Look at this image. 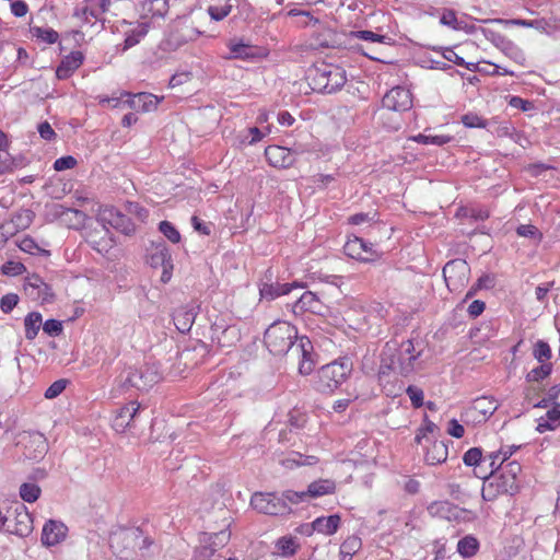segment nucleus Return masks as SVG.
<instances>
[{"mask_svg": "<svg viewBox=\"0 0 560 560\" xmlns=\"http://www.w3.org/2000/svg\"><path fill=\"white\" fill-rule=\"evenodd\" d=\"M440 22H441V24L452 27L453 30H456V31L463 28L462 22H459L457 20L456 14L453 10L444 11L440 19Z\"/></svg>", "mask_w": 560, "mask_h": 560, "instance_id": "603ef678", "label": "nucleus"}, {"mask_svg": "<svg viewBox=\"0 0 560 560\" xmlns=\"http://www.w3.org/2000/svg\"><path fill=\"white\" fill-rule=\"evenodd\" d=\"M453 138L451 136H446V135L431 136V135L419 133V135L412 137V140L418 143L432 144V145H439V147L448 143Z\"/></svg>", "mask_w": 560, "mask_h": 560, "instance_id": "a19ab883", "label": "nucleus"}, {"mask_svg": "<svg viewBox=\"0 0 560 560\" xmlns=\"http://www.w3.org/2000/svg\"><path fill=\"white\" fill-rule=\"evenodd\" d=\"M351 371L352 364L347 359L322 366L316 376V389L322 393H332L347 380Z\"/></svg>", "mask_w": 560, "mask_h": 560, "instance_id": "20e7f679", "label": "nucleus"}, {"mask_svg": "<svg viewBox=\"0 0 560 560\" xmlns=\"http://www.w3.org/2000/svg\"><path fill=\"white\" fill-rule=\"evenodd\" d=\"M428 513L432 517L452 520L458 517V509L448 501H434L428 505Z\"/></svg>", "mask_w": 560, "mask_h": 560, "instance_id": "a878e982", "label": "nucleus"}, {"mask_svg": "<svg viewBox=\"0 0 560 560\" xmlns=\"http://www.w3.org/2000/svg\"><path fill=\"white\" fill-rule=\"evenodd\" d=\"M265 345L270 353L282 355L291 350L299 360V372L308 375L314 370L313 345L307 337H298L296 328L285 320L272 323L265 331Z\"/></svg>", "mask_w": 560, "mask_h": 560, "instance_id": "f257e3e1", "label": "nucleus"}, {"mask_svg": "<svg viewBox=\"0 0 560 560\" xmlns=\"http://www.w3.org/2000/svg\"><path fill=\"white\" fill-rule=\"evenodd\" d=\"M320 310V302L317 295L311 291H305L292 305V312L294 314H301L303 312L316 313Z\"/></svg>", "mask_w": 560, "mask_h": 560, "instance_id": "bb28decb", "label": "nucleus"}, {"mask_svg": "<svg viewBox=\"0 0 560 560\" xmlns=\"http://www.w3.org/2000/svg\"><path fill=\"white\" fill-rule=\"evenodd\" d=\"M68 381L65 378L54 382L45 392V398L52 399L58 397L67 387Z\"/></svg>", "mask_w": 560, "mask_h": 560, "instance_id": "864d4df0", "label": "nucleus"}, {"mask_svg": "<svg viewBox=\"0 0 560 560\" xmlns=\"http://www.w3.org/2000/svg\"><path fill=\"white\" fill-rule=\"evenodd\" d=\"M212 340L222 348H229L240 340V330L235 326H220L212 327Z\"/></svg>", "mask_w": 560, "mask_h": 560, "instance_id": "4be33fe9", "label": "nucleus"}, {"mask_svg": "<svg viewBox=\"0 0 560 560\" xmlns=\"http://www.w3.org/2000/svg\"><path fill=\"white\" fill-rule=\"evenodd\" d=\"M269 131H270L269 128L267 129V132L261 131L257 127L248 128L247 130L238 133V136H237L238 143L241 145L254 144V143L260 141Z\"/></svg>", "mask_w": 560, "mask_h": 560, "instance_id": "e433bc0d", "label": "nucleus"}, {"mask_svg": "<svg viewBox=\"0 0 560 560\" xmlns=\"http://www.w3.org/2000/svg\"><path fill=\"white\" fill-rule=\"evenodd\" d=\"M265 155L269 164L273 167L288 168L295 162V153L280 145L267 147Z\"/></svg>", "mask_w": 560, "mask_h": 560, "instance_id": "6ab92c4d", "label": "nucleus"}, {"mask_svg": "<svg viewBox=\"0 0 560 560\" xmlns=\"http://www.w3.org/2000/svg\"><path fill=\"white\" fill-rule=\"evenodd\" d=\"M139 410L140 405L137 401H130L117 409L112 422L113 429L118 433H124L132 428Z\"/></svg>", "mask_w": 560, "mask_h": 560, "instance_id": "2eb2a0df", "label": "nucleus"}, {"mask_svg": "<svg viewBox=\"0 0 560 560\" xmlns=\"http://www.w3.org/2000/svg\"><path fill=\"white\" fill-rule=\"evenodd\" d=\"M293 288H302L299 282L292 283H265L260 288V295L266 300H275L278 296L285 295L291 292Z\"/></svg>", "mask_w": 560, "mask_h": 560, "instance_id": "c85d7f7f", "label": "nucleus"}, {"mask_svg": "<svg viewBox=\"0 0 560 560\" xmlns=\"http://www.w3.org/2000/svg\"><path fill=\"white\" fill-rule=\"evenodd\" d=\"M406 393L411 400L415 408H419L423 405V390L417 386L410 385L407 387Z\"/></svg>", "mask_w": 560, "mask_h": 560, "instance_id": "6e6d98bb", "label": "nucleus"}, {"mask_svg": "<svg viewBox=\"0 0 560 560\" xmlns=\"http://www.w3.org/2000/svg\"><path fill=\"white\" fill-rule=\"evenodd\" d=\"M313 81L315 89L330 94L345 85L347 77L342 68L332 65H323L314 70Z\"/></svg>", "mask_w": 560, "mask_h": 560, "instance_id": "39448f33", "label": "nucleus"}, {"mask_svg": "<svg viewBox=\"0 0 560 560\" xmlns=\"http://www.w3.org/2000/svg\"><path fill=\"white\" fill-rule=\"evenodd\" d=\"M160 232L172 243H178L180 241V234L177 229L168 221H162L159 224Z\"/></svg>", "mask_w": 560, "mask_h": 560, "instance_id": "49530a36", "label": "nucleus"}, {"mask_svg": "<svg viewBox=\"0 0 560 560\" xmlns=\"http://www.w3.org/2000/svg\"><path fill=\"white\" fill-rule=\"evenodd\" d=\"M551 363H542L540 366L533 369L526 376L528 382H539L551 373Z\"/></svg>", "mask_w": 560, "mask_h": 560, "instance_id": "a18cd8bd", "label": "nucleus"}, {"mask_svg": "<svg viewBox=\"0 0 560 560\" xmlns=\"http://www.w3.org/2000/svg\"><path fill=\"white\" fill-rule=\"evenodd\" d=\"M533 355L539 362L546 363L551 358V349L547 342L539 340L534 347Z\"/></svg>", "mask_w": 560, "mask_h": 560, "instance_id": "de8ad7c7", "label": "nucleus"}, {"mask_svg": "<svg viewBox=\"0 0 560 560\" xmlns=\"http://www.w3.org/2000/svg\"><path fill=\"white\" fill-rule=\"evenodd\" d=\"M43 330L49 336H58L62 331V324L57 319H48L43 324Z\"/></svg>", "mask_w": 560, "mask_h": 560, "instance_id": "69168bd1", "label": "nucleus"}, {"mask_svg": "<svg viewBox=\"0 0 560 560\" xmlns=\"http://www.w3.org/2000/svg\"><path fill=\"white\" fill-rule=\"evenodd\" d=\"M15 166V160L8 152H0V174L12 172Z\"/></svg>", "mask_w": 560, "mask_h": 560, "instance_id": "680f3d73", "label": "nucleus"}, {"mask_svg": "<svg viewBox=\"0 0 560 560\" xmlns=\"http://www.w3.org/2000/svg\"><path fill=\"white\" fill-rule=\"evenodd\" d=\"M7 530L20 537H26L32 533L33 520L23 504L15 509L14 520L9 522Z\"/></svg>", "mask_w": 560, "mask_h": 560, "instance_id": "dca6fc26", "label": "nucleus"}, {"mask_svg": "<svg viewBox=\"0 0 560 560\" xmlns=\"http://www.w3.org/2000/svg\"><path fill=\"white\" fill-rule=\"evenodd\" d=\"M55 215L59 217L68 226L78 229L83 225L86 215L77 209L66 208L62 205L54 206Z\"/></svg>", "mask_w": 560, "mask_h": 560, "instance_id": "b1692460", "label": "nucleus"}, {"mask_svg": "<svg viewBox=\"0 0 560 560\" xmlns=\"http://www.w3.org/2000/svg\"><path fill=\"white\" fill-rule=\"evenodd\" d=\"M498 468H500V474H502L505 479H508V481H514L515 483H518L517 477L522 470L520 463L516 460L504 462L502 465L500 463Z\"/></svg>", "mask_w": 560, "mask_h": 560, "instance_id": "4c0bfd02", "label": "nucleus"}, {"mask_svg": "<svg viewBox=\"0 0 560 560\" xmlns=\"http://www.w3.org/2000/svg\"><path fill=\"white\" fill-rule=\"evenodd\" d=\"M96 220L105 230V234H108V228L120 231L126 235L133 233L136 230L133 222L113 206H101Z\"/></svg>", "mask_w": 560, "mask_h": 560, "instance_id": "423d86ee", "label": "nucleus"}, {"mask_svg": "<svg viewBox=\"0 0 560 560\" xmlns=\"http://www.w3.org/2000/svg\"><path fill=\"white\" fill-rule=\"evenodd\" d=\"M88 242L92 248L100 254L107 253L113 247L114 243L113 238L108 234L98 241L94 238V235H90Z\"/></svg>", "mask_w": 560, "mask_h": 560, "instance_id": "c03bdc74", "label": "nucleus"}, {"mask_svg": "<svg viewBox=\"0 0 560 560\" xmlns=\"http://www.w3.org/2000/svg\"><path fill=\"white\" fill-rule=\"evenodd\" d=\"M19 296L14 293L5 294L1 298L0 307L5 314L10 313L18 304Z\"/></svg>", "mask_w": 560, "mask_h": 560, "instance_id": "13d9d810", "label": "nucleus"}, {"mask_svg": "<svg viewBox=\"0 0 560 560\" xmlns=\"http://www.w3.org/2000/svg\"><path fill=\"white\" fill-rule=\"evenodd\" d=\"M345 253L354 259L369 261L372 260L377 254L373 250V245L366 243L363 238L354 236L349 238L345 244Z\"/></svg>", "mask_w": 560, "mask_h": 560, "instance_id": "f3484780", "label": "nucleus"}, {"mask_svg": "<svg viewBox=\"0 0 560 560\" xmlns=\"http://www.w3.org/2000/svg\"><path fill=\"white\" fill-rule=\"evenodd\" d=\"M109 545L121 560H136L138 551L148 548L151 540L139 528H124L110 535Z\"/></svg>", "mask_w": 560, "mask_h": 560, "instance_id": "7ed1b4c3", "label": "nucleus"}, {"mask_svg": "<svg viewBox=\"0 0 560 560\" xmlns=\"http://www.w3.org/2000/svg\"><path fill=\"white\" fill-rule=\"evenodd\" d=\"M442 56L445 60L453 62L457 66L465 67L470 71H475L477 69V65L474 62H466L463 57L457 55L453 48L446 47L442 49Z\"/></svg>", "mask_w": 560, "mask_h": 560, "instance_id": "37998d69", "label": "nucleus"}, {"mask_svg": "<svg viewBox=\"0 0 560 560\" xmlns=\"http://www.w3.org/2000/svg\"><path fill=\"white\" fill-rule=\"evenodd\" d=\"M517 490L518 483L508 481V479L500 474L498 476H493L490 481L483 485L481 494L483 500L494 501L499 495H513Z\"/></svg>", "mask_w": 560, "mask_h": 560, "instance_id": "9b49d317", "label": "nucleus"}, {"mask_svg": "<svg viewBox=\"0 0 560 560\" xmlns=\"http://www.w3.org/2000/svg\"><path fill=\"white\" fill-rule=\"evenodd\" d=\"M231 533L228 529H222L210 536L212 547H203L201 553L205 557H210L215 551V548L223 547L230 540Z\"/></svg>", "mask_w": 560, "mask_h": 560, "instance_id": "f704fd0d", "label": "nucleus"}, {"mask_svg": "<svg viewBox=\"0 0 560 560\" xmlns=\"http://www.w3.org/2000/svg\"><path fill=\"white\" fill-rule=\"evenodd\" d=\"M84 56L81 51H72L66 56L56 70V75L60 80L68 79L82 65Z\"/></svg>", "mask_w": 560, "mask_h": 560, "instance_id": "5701e85b", "label": "nucleus"}, {"mask_svg": "<svg viewBox=\"0 0 560 560\" xmlns=\"http://www.w3.org/2000/svg\"><path fill=\"white\" fill-rule=\"evenodd\" d=\"M196 317V312L191 306H182L173 313V320L180 332L190 330Z\"/></svg>", "mask_w": 560, "mask_h": 560, "instance_id": "cd10ccee", "label": "nucleus"}, {"mask_svg": "<svg viewBox=\"0 0 560 560\" xmlns=\"http://www.w3.org/2000/svg\"><path fill=\"white\" fill-rule=\"evenodd\" d=\"M127 212L136 217L140 221L148 218V210L141 207L138 202H128L126 206Z\"/></svg>", "mask_w": 560, "mask_h": 560, "instance_id": "052dcab7", "label": "nucleus"}, {"mask_svg": "<svg viewBox=\"0 0 560 560\" xmlns=\"http://www.w3.org/2000/svg\"><path fill=\"white\" fill-rule=\"evenodd\" d=\"M151 267L163 269L161 275V281L166 283L171 280L173 271L172 255L164 243H159L153 247L152 253L149 257Z\"/></svg>", "mask_w": 560, "mask_h": 560, "instance_id": "ddd939ff", "label": "nucleus"}, {"mask_svg": "<svg viewBox=\"0 0 560 560\" xmlns=\"http://www.w3.org/2000/svg\"><path fill=\"white\" fill-rule=\"evenodd\" d=\"M121 96H126L125 103L127 107L137 112H151L156 109L160 98L151 93H138L130 94L127 92L121 93Z\"/></svg>", "mask_w": 560, "mask_h": 560, "instance_id": "aec40b11", "label": "nucleus"}, {"mask_svg": "<svg viewBox=\"0 0 560 560\" xmlns=\"http://www.w3.org/2000/svg\"><path fill=\"white\" fill-rule=\"evenodd\" d=\"M335 490L336 483L334 480L320 479L310 483L306 492L308 498H318L325 494L334 493Z\"/></svg>", "mask_w": 560, "mask_h": 560, "instance_id": "2f4dec72", "label": "nucleus"}, {"mask_svg": "<svg viewBox=\"0 0 560 560\" xmlns=\"http://www.w3.org/2000/svg\"><path fill=\"white\" fill-rule=\"evenodd\" d=\"M470 267L464 259L448 261L443 268V277L451 292H459L469 281Z\"/></svg>", "mask_w": 560, "mask_h": 560, "instance_id": "0eeeda50", "label": "nucleus"}, {"mask_svg": "<svg viewBox=\"0 0 560 560\" xmlns=\"http://www.w3.org/2000/svg\"><path fill=\"white\" fill-rule=\"evenodd\" d=\"M67 532L68 528L62 522L49 520L42 530V544L47 547L56 546L66 538Z\"/></svg>", "mask_w": 560, "mask_h": 560, "instance_id": "412c9836", "label": "nucleus"}, {"mask_svg": "<svg viewBox=\"0 0 560 560\" xmlns=\"http://www.w3.org/2000/svg\"><path fill=\"white\" fill-rule=\"evenodd\" d=\"M462 122L467 128H485L487 122L480 116L468 113L462 117Z\"/></svg>", "mask_w": 560, "mask_h": 560, "instance_id": "5fc2aeb1", "label": "nucleus"}, {"mask_svg": "<svg viewBox=\"0 0 560 560\" xmlns=\"http://www.w3.org/2000/svg\"><path fill=\"white\" fill-rule=\"evenodd\" d=\"M361 539L357 536L348 537L340 547L342 560H350L352 556L361 548Z\"/></svg>", "mask_w": 560, "mask_h": 560, "instance_id": "58836bf2", "label": "nucleus"}, {"mask_svg": "<svg viewBox=\"0 0 560 560\" xmlns=\"http://www.w3.org/2000/svg\"><path fill=\"white\" fill-rule=\"evenodd\" d=\"M516 233L518 236L527 237L534 241H539L541 237V234L539 233L538 229L535 225L532 224H522L516 229Z\"/></svg>", "mask_w": 560, "mask_h": 560, "instance_id": "8fccbe9b", "label": "nucleus"}, {"mask_svg": "<svg viewBox=\"0 0 560 560\" xmlns=\"http://www.w3.org/2000/svg\"><path fill=\"white\" fill-rule=\"evenodd\" d=\"M250 505L259 513L283 515L290 512V506L276 493L257 492L250 499Z\"/></svg>", "mask_w": 560, "mask_h": 560, "instance_id": "6e6552de", "label": "nucleus"}, {"mask_svg": "<svg viewBox=\"0 0 560 560\" xmlns=\"http://www.w3.org/2000/svg\"><path fill=\"white\" fill-rule=\"evenodd\" d=\"M75 164L77 160L73 156L68 155L57 159L54 163V168L58 172H61L74 167Z\"/></svg>", "mask_w": 560, "mask_h": 560, "instance_id": "e2e57ef3", "label": "nucleus"}, {"mask_svg": "<svg viewBox=\"0 0 560 560\" xmlns=\"http://www.w3.org/2000/svg\"><path fill=\"white\" fill-rule=\"evenodd\" d=\"M40 488L36 483L25 482L20 487V497L23 501L33 503L37 501L40 495Z\"/></svg>", "mask_w": 560, "mask_h": 560, "instance_id": "79ce46f5", "label": "nucleus"}, {"mask_svg": "<svg viewBox=\"0 0 560 560\" xmlns=\"http://www.w3.org/2000/svg\"><path fill=\"white\" fill-rule=\"evenodd\" d=\"M503 51L514 61H516L520 65H523L525 57L523 52L516 46H514L512 42L506 43V47L503 49Z\"/></svg>", "mask_w": 560, "mask_h": 560, "instance_id": "338daca9", "label": "nucleus"}, {"mask_svg": "<svg viewBox=\"0 0 560 560\" xmlns=\"http://www.w3.org/2000/svg\"><path fill=\"white\" fill-rule=\"evenodd\" d=\"M339 524L340 516L334 514L328 517H317L312 523V527L315 532L329 536L337 532Z\"/></svg>", "mask_w": 560, "mask_h": 560, "instance_id": "c756f323", "label": "nucleus"}, {"mask_svg": "<svg viewBox=\"0 0 560 560\" xmlns=\"http://www.w3.org/2000/svg\"><path fill=\"white\" fill-rule=\"evenodd\" d=\"M298 548L296 539L292 536H283L276 541L277 553L282 557L293 556Z\"/></svg>", "mask_w": 560, "mask_h": 560, "instance_id": "c9c22d12", "label": "nucleus"}, {"mask_svg": "<svg viewBox=\"0 0 560 560\" xmlns=\"http://www.w3.org/2000/svg\"><path fill=\"white\" fill-rule=\"evenodd\" d=\"M112 0H85L84 5L74 12V16L89 23L92 19L100 20L109 10Z\"/></svg>", "mask_w": 560, "mask_h": 560, "instance_id": "a211bd4d", "label": "nucleus"}, {"mask_svg": "<svg viewBox=\"0 0 560 560\" xmlns=\"http://www.w3.org/2000/svg\"><path fill=\"white\" fill-rule=\"evenodd\" d=\"M498 409L497 401L491 397H479L475 399L465 411L467 420L480 423L485 422Z\"/></svg>", "mask_w": 560, "mask_h": 560, "instance_id": "f8f14e48", "label": "nucleus"}, {"mask_svg": "<svg viewBox=\"0 0 560 560\" xmlns=\"http://www.w3.org/2000/svg\"><path fill=\"white\" fill-rule=\"evenodd\" d=\"M420 351H416L411 340L402 341L398 348L387 343L382 353L380 375L394 372L407 376L415 371Z\"/></svg>", "mask_w": 560, "mask_h": 560, "instance_id": "f03ea898", "label": "nucleus"}, {"mask_svg": "<svg viewBox=\"0 0 560 560\" xmlns=\"http://www.w3.org/2000/svg\"><path fill=\"white\" fill-rule=\"evenodd\" d=\"M23 289L25 294L36 302L51 303L55 299L51 287L35 273L25 278Z\"/></svg>", "mask_w": 560, "mask_h": 560, "instance_id": "9d476101", "label": "nucleus"}, {"mask_svg": "<svg viewBox=\"0 0 560 560\" xmlns=\"http://www.w3.org/2000/svg\"><path fill=\"white\" fill-rule=\"evenodd\" d=\"M447 446L440 441H434L430 447H428L424 459L429 465L441 464L447 458Z\"/></svg>", "mask_w": 560, "mask_h": 560, "instance_id": "7c9ffc66", "label": "nucleus"}, {"mask_svg": "<svg viewBox=\"0 0 560 560\" xmlns=\"http://www.w3.org/2000/svg\"><path fill=\"white\" fill-rule=\"evenodd\" d=\"M19 247L21 250L28 253V254H36L38 252H42V249L38 247V245L35 243V241L31 237H23L20 243Z\"/></svg>", "mask_w": 560, "mask_h": 560, "instance_id": "774afa93", "label": "nucleus"}, {"mask_svg": "<svg viewBox=\"0 0 560 560\" xmlns=\"http://www.w3.org/2000/svg\"><path fill=\"white\" fill-rule=\"evenodd\" d=\"M481 459L482 453L478 447L468 450L463 456V460L467 466H476L481 462Z\"/></svg>", "mask_w": 560, "mask_h": 560, "instance_id": "4d7b16f0", "label": "nucleus"}, {"mask_svg": "<svg viewBox=\"0 0 560 560\" xmlns=\"http://www.w3.org/2000/svg\"><path fill=\"white\" fill-rule=\"evenodd\" d=\"M231 9H232V5H230V4L210 5L208 8V13L212 20L221 21L230 14Z\"/></svg>", "mask_w": 560, "mask_h": 560, "instance_id": "3c124183", "label": "nucleus"}, {"mask_svg": "<svg viewBox=\"0 0 560 560\" xmlns=\"http://www.w3.org/2000/svg\"><path fill=\"white\" fill-rule=\"evenodd\" d=\"M43 325L42 315L37 312L30 313L24 319L25 337L33 340Z\"/></svg>", "mask_w": 560, "mask_h": 560, "instance_id": "72a5a7b5", "label": "nucleus"}, {"mask_svg": "<svg viewBox=\"0 0 560 560\" xmlns=\"http://www.w3.org/2000/svg\"><path fill=\"white\" fill-rule=\"evenodd\" d=\"M383 106L389 110L405 112L412 107V95L402 86H396L383 97Z\"/></svg>", "mask_w": 560, "mask_h": 560, "instance_id": "4468645a", "label": "nucleus"}, {"mask_svg": "<svg viewBox=\"0 0 560 560\" xmlns=\"http://www.w3.org/2000/svg\"><path fill=\"white\" fill-rule=\"evenodd\" d=\"M231 55L228 59L250 60L258 57L256 48L242 39H231L228 44Z\"/></svg>", "mask_w": 560, "mask_h": 560, "instance_id": "393cba45", "label": "nucleus"}, {"mask_svg": "<svg viewBox=\"0 0 560 560\" xmlns=\"http://www.w3.org/2000/svg\"><path fill=\"white\" fill-rule=\"evenodd\" d=\"M280 497L283 498V500L287 502V504L288 503L296 504V503L305 501L308 498L306 491L296 492V491H292V490H288V491L283 492L282 495H280Z\"/></svg>", "mask_w": 560, "mask_h": 560, "instance_id": "bf43d9fd", "label": "nucleus"}, {"mask_svg": "<svg viewBox=\"0 0 560 560\" xmlns=\"http://www.w3.org/2000/svg\"><path fill=\"white\" fill-rule=\"evenodd\" d=\"M281 465L285 468L292 469L299 466H311L317 463L314 456H304L300 453L292 452L287 457L280 460Z\"/></svg>", "mask_w": 560, "mask_h": 560, "instance_id": "473e14b6", "label": "nucleus"}, {"mask_svg": "<svg viewBox=\"0 0 560 560\" xmlns=\"http://www.w3.org/2000/svg\"><path fill=\"white\" fill-rule=\"evenodd\" d=\"M147 34V30L144 27H139L137 30L131 31L129 34H127L122 50L126 51L127 49L133 47L137 45L141 38H143Z\"/></svg>", "mask_w": 560, "mask_h": 560, "instance_id": "09e8293b", "label": "nucleus"}, {"mask_svg": "<svg viewBox=\"0 0 560 560\" xmlns=\"http://www.w3.org/2000/svg\"><path fill=\"white\" fill-rule=\"evenodd\" d=\"M25 267L19 261H8L2 266V272L8 276H18L23 273Z\"/></svg>", "mask_w": 560, "mask_h": 560, "instance_id": "0e129e2a", "label": "nucleus"}, {"mask_svg": "<svg viewBox=\"0 0 560 560\" xmlns=\"http://www.w3.org/2000/svg\"><path fill=\"white\" fill-rule=\"evenodd\" d=\"M478 540L472 536H465L457 544V551L465 558L474 556L478 550Z\"/></svg>", "mask_w": 560, "mask_h": 560, "instance_id": "ea45409f", "label": "nucleus"}, {"mask_svg": "<svg viewBox=\"0 0 560 560\" xmlns=\"http://www.w3.org/2000/svg\"><path fill=\"white\" fill-rule=\"evenodd\" d=\"M161 380L159 370L154 365H144L139 369H129L125 385L138 390H148Z\"/></svg>", "mask_w": 560, "mask_h": 560, "instance_id": "1a4fd4ad", "label": "nucleus"}]
</instances>
